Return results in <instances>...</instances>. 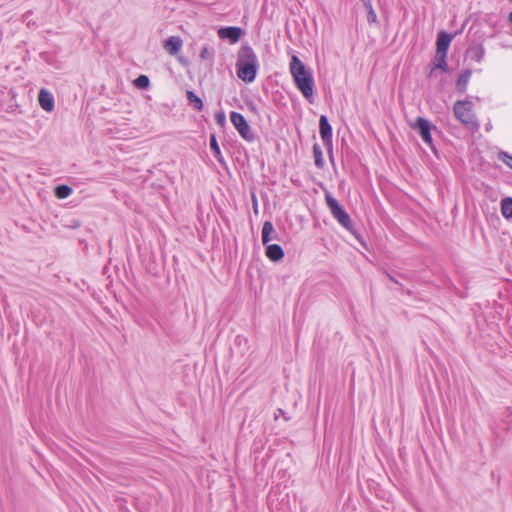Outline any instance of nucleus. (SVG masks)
Wrapping results in <instances>:
<instances>
[{"instance_id":"2eb2a0df","label":"nucleus","mask_w":512,"mask_h":512,"mask_svg":"<svg viewBox=\"0 0 512 512\" xmlns=\"http://www.w3.org/2000/svg\"><path fill=\"white\" fill-rule=\"evenodd\" d=\"M484 55L485 49L481 44L472 46L467 50V57L470 60L475 61L477 63H480L483 60Z\"/></svg>"},{"instance_id":"9d476101","label":"nucleus","mask_w":512,"mask_h":512,"mask_svg":"<svg viewBox=\"0 0 512 512\" xmlns=\"http://www.w3.org/2000/svg\"><path fill=\"white\" fill-rule=\"evenodd\" d=\"M38 101H39L40 107L43 110H45L47 112H51L54 110V107H55L54 97H53L52 93H50L48 90L42 88L39 91Z\"/></svg>"},{"instance_id":"f257e3e1","label":"nucleus","mask_w":512,"mask_h":512,"mask_svg":"<svg viewBox=\"0 0 512 512\" xmlns=\"http://www.w3.org/2000/svg\"><path fill=\"white\" fill-rule=\"evenodd\" d=\"M236 74L245 83H252L259 70V61L256 53L249 44H243L237 54Z\"/></svg>"},{"instance_id":"bb28decb","label":"nucleus","mask_w":512,"mask_h":512,"mask_svg":"<svg viewBox=\"0 0 512 512\" xmlns=\"http://www.w3.org/2000/svg\"><path fill=\"white\" fill-rule=\"evenodd\" d=\"M387 277H388L391 281H393L395 284L399 285L401 289H403V288H404V286H403L401 283H399V282H398V281H397V280H396L392 275H390V274H388V273H387Z\"/></svg>"},{"instance_id":"f03ea898","label":"nucleus","mask_w":512,"mask_h":512,"mask_svg":"<svg viewBox=\"0 0 512 512\" xmlns=\"http://www.w3.org/2000/svg\"><path fill=\"white\" fill-rule=\"evenodd\" d=\"M289 70L295 86L309 102H312L311 98L313 97L315 86L312 72L306 68L305 64L296 55L291 57Z\"/></svg>"},{"instance_id":"6ab92c4d","label":"nucleus","mask_w":512,"mask_h":512,"mask_svg":"<svg viewBox=\"0 0 512 512\" xmlns=\"http://www.w3.org/2000/svg\"><path fill=\"white\" fill-rule=\"evenodd\" d=\"M501 212L506 219L512 220V198H504L501 201Z\"/></svg>"},{"instance_id":"a878e982","label":"nucleus","mask_w":512,"mask_h":512,"mask_svg":"<svg viewBox=\"0 0 512 512\" xmlns=\"http://www.w3.org/2000/svg\"><path fill=\"white\" fill-rule=\"evenodd\" d=\"M376 19V14L374 12V10L372 9V7L370 6V12H369V15H368V21L371 22V21H375Z\"/></svg>"},{"instance_id":"39448f33","label":"nucleus","mask_w":512,"mask_h":512,"mask_svg":"<svg viewBox=\"0 0 512 512\" xmlns=\"http://www.w3.org/2000/svg\"><path fill=\"white\" fill-rule=\"evenodd\" d=\"M410 127L417 131L418 134L420 135L422 141L428 146L430 147V149L436 153V148L433 144V139H432V135H431V130L432 129H436V126H433L432 123L423 118V117H418L414 123H411L410 124Z\"/></svg>"},{"instance_id":"a211bd4d","label":"nucleus","mask_w":512,"mask_h":512,"mask_svg":"<svg viewBox=\"0 0 512 512\" xmlns=\"http://www.w3.org/2000/svg\"><path fill=\"white\" fill-rule=\"evenodd\" d=\"M187 100L190 105L197 111H202L204 104L202 99L193 91H187Z\"/></svg>"},{"instance_id":"423d86ee","label":"nucleus","mask_w":512,"mask_h":512,"mask_svg":"<svg viewBox=\"0 0 512 512\" xmlns=\"http://www.w3.org/2000/svg\"><path fill=\"white\" fill-rule=\"evenodd\" d=\"M230 120L240 136L247 142H253L255 135L251 131L250 125L246 118L239 112L232 111L230 113Z\"/></svg>"},{"instance_id":"cd10ccee","label":"nucleus","mask_w":512,"mask_h":512,"mask_svg":"<svg viewBox=\"0 0 512 512\" xmlns=\"http://www.w3.org/2000/svg\"><path fill=\"white\" fill-rule=\"evenodd\" d=\"M387 277H388L391 281H393L395 284L399 285L401 289H403V288H404V286H403L401 283H399V282H398V281H397V280H396L392 275H390V274H388V273H387Z\"/></svg>"},{"instance_id":"dca6fc26","label":"nucleus","mask_w":512,"mask_h":512,"mask_svg":"<svg viewBox=\"0 0 512 512\" xmlns=\"http://www.w3.org/2000/svg\"><path fill=\"white\" fill-rule=\"evenodd\" d=\"M210 149L214 156V158L220 163L225 164L224 157L222 155L221 149L219 147L217 138L214 134L210 136Z\"/></svg>"},{"instance_id":"9b49d317","label":"nucleus","mask_w":512,"mask_h":512,"mask_svg":"<svg viewBox=\"0 0 512 512\" xmlns=\"http://www.w3.org/2000/svg\"><path fill=\"white\" fill-rule=\"evenodd\" d=\"M182 39L179 36H170L163 42V48L171 55H175L182 47Z\"/></svg>"},{"instance_id":"b1692460","label":"nucleus","mask_w":512,"mask_h":512,"mask_svg":"<svg viewBox=\"0 0 512 512\" xmlns=\"http://www.w3.org/2000/svg\"><path fill=\"white\" fill-rule=\"evenodd\" d=\"M216 123L223 127L226 124V115L223 111H219L215 114Z\"/></svg>"},{"instance_id":"4be33fe9","label":"nucleus","mask_w":512,"mask_h":512,"mask_svg":"<svg viewBox=\"0 0 512 512\" xmlns=\"http://www.w3.org/2000/svg\"><path fill=\"white\" fill-rule=\"evenodd\" d=\"M134 84L140 89H146L150 85V80L146 75H140L135 79Z\"/></svg>"},{"instance_id":"412c9836","label":"nucleus","mask_w":512,"mask_h":512,"mask_svg":"<svg viewBox=\"0 0 512 512\" xmlns=\"http://www.w3.org/2000/svg\"><path fill=\"white\" fill-rule=\"evenodd\" d=\"M72 192H73L72 188L70 186L64 185V184L58 185L55 188V195L59 199H65V198L69 197L72 194Z\"/></svg>"},{"instance_id":"aec40b11","label":"nucleus","mask_w":512,"mask_h":512,"mask_svg":"<svg viewBox=\"0 0 512 512\" xmlns=\"http://www.w3.org/2000/svg\"><path fill=\"white\" fill-rule=\"evenodd\" d=\"M313 155H314L316 167L319 169H322L324 167L325 163H324L321 147L318 144L313 145Z\"/></svg>"},{"instance_id":"0eeeda50","label":"nucleus","mask_w":512,"mask_h":512,"mask_svg":"<svg viewBox=\"0 0 512 512\" xmlns=\"http://www.w3.org/2000/svg\"><path fill=\"white\" fill-rule=\"evenodd\" d=\"M319 133L323 142V145L329 152V158L331 162H334L333 157V143H332V126L330 125L328 118L325 115H321L319 119Z\"/></svg>"},{"instance_id":"f3484780","label":"nucleus","mask_w":512,"mask_h":512,"mask_svg":"<svg viewBox=\"0 0 512 512\" xmlns=\"http://www.w3.org/2000/svg\"><path fill=\"white\" fill-rule=\"evenodd\" d=\"M446 58H447V54H437L435 53V56H434V59H433V70L434 69H439L443 72H447L448 70V65H447V61H446Z\"/></svg>"},{"instance_id":"6e6552de","label":"nucleus","mask_w":512,"mask_h":512,"mask_svg":"<svg viewBox=\"0 0 512 512\" xmlns=\"http://www.w3.org/2000/svg\"><path fill=\"white\" fill-rule=\"evenodd\" d=\"M242 33V29L236 26L222 27L218 30L219 38L228 40L231 44L237 43Z\"/></svg>"},{"instance_id":"1a4fd4ad","label":"nucleus","mask_w":512,"mask_h":512,"mask_svg":"<svg viewBox=\"0 0 512 512\" xmlns=\"http://www.w3.org/2000/svg\"><path fill=\"white\" fill-rule=\"evenodd\" d=\"M453 35L441 30L437 34L436 40V53L447 54L450 44L452 42Z\"/></svg>"},{"instance_id":"7ed1b4c3","label":"nucleus","mask_w":512,"mask_h":512,"mask_svg":"<svg viewBox=\"0 0 512 512\" xmlns=\"http://www.w3.org/2000/svg\"><path fill=\"white\" fill-rule=\"evenodd\" d=\"M453 113L455 118L463 125L469 128H477L479 126L474 112V104L471 100H457L453 105Z\"/></svg>"},{"instance_id":"ddd939ff","label":"nucleus","mask_w":512,"mask_h":512,"mask_svg":"<svg viewBox=\"0 0 512 512\" xmlns=\"http://www.w3.org/2000/svg\"><path fill=\"white\" fill-rule=\"evenodd\" d=\"M266 256L271 261H279L283 259L284 257V250L283 248L278 244H269L266 246Z\"/></svg>"},{"instance_id":"20e7f679","label":"nucleus","mask_w":512,"mask_h":512,"mask_svg":"<svg viewBox=\"0 0 512 512\" xmlns=\"http://www.w3.org/2000/svg\"><path fill=\"white\" fill-rule=\"evenodd\" d=\"M326 204L330 209L332 216L338 221V223L347 230H352L353 225L349 214L339 204V202L330 194H325Z\"/></svg>"},{"instance_id":"4468645a","label":"nucleus","mask_w":512,"mask_h":512,"mask_svg":"<svg viewBox=\"0 0 512 512\" xmlns=\"http://www.w3.org/2000/svg\"><path fill=\"white\" fill-rule=\"evenodd\" d=\"M472 71L465 69L459 76L456 82V89L460 93H465L467 90L468 83L470 81Z\"/></svg>"},{"instance_id":"f8f14e48","label":"nucleus","mask_w":512,"mask_h":512,"mask_svg":"<svg viewBox=\"0 0 512 512\" xmlns=\"http://www.w3.org/2000/svg\"><path fill=\"white\" fill-rule=\"evenodd\" d=\"M261 237L263 245H267L271 240L278 239L272 222L265 221L263 223Z\"/></svg>"},{"instance_id":"5701e85b","label":"nucleus","mask_w":512,"mask_h":512,"mask_svg":"<svg viewBox=\"0 0 512 512\" xmlns=\"http://www.w3.org/2000/svg\"><path fill=\"white\" fill-rule=\"evenodd\" d=\"M498 159L512 169V156L510 154H508L507 152L501 151L498 154Z\"/></svg>"},{"instance_id":"393cba45","label":"nucleus","mask_w":512,"mask_h":512,"mask_svg":"<svg viewBox=\"0 0 512 512\" xmlns=\"http://www.w3.org/2000/svg\"><path fill=\"white\" fill-rule=\"evenodd\" d=\"M211 56H212V53L209 50V48L206 46L202 47V49L200 51V58L205 60V59L211 58Z\"/></svg>"}]
</instances>
